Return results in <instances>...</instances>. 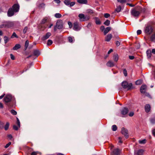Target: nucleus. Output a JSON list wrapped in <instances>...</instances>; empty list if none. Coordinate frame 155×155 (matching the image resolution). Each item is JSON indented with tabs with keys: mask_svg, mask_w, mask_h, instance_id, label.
<instances>
[{
	"mask_svg": "<svg viewBox=\"0 0 155 155\" xmlns=\"http://www.w3.org/2000/svg\"><path fill=\"white\" fill-rule=\"evenodd\" d=\"M19 9V6L18 4H15L12 8H9L8 11L7 15L9 17H11L14 15L15 12L18 11Z\"/></svg>",
	"mask_w": 155,
	"mask_h": 155,
	"instance_id": "obj_1",
	"label": "nucleus"
},
{
	"mask_svg": "<svg viewBox=\"0 0 155 155\" xmlns=\"http://www.w3.org/2000/svg\"><path fill=\"white\" fill-rule=\"evenodd\" d=\"M122 85L123 87L125 89H127L129 90L132 87V84L131 83L128 84L127 81H123L122 83Z\"/></svg>",
	"mask_w": 155,
	"mask_h": 155,
	"instance_id": "obj_2",
	"label": "nucleus"
},
{
	"mask_svg": "<svg viewBox=\"0 0 155 155\" xmlns=\"http://www.w3.org/2000/svg\"><path fill=\"white\" fill-rule=\"evenodd\" d=\"M153 31V29L150 25H148L144 29L145 33L148 35L150 34Z\"/></svg>",
	"mask_w": 155,
	"mask_h": 155,
	"instance_id": "obj_3",
	"label": "nucleus"
},
{
	"mask_svg": "<svg viewBox=\"0 0 155 155\" xmlns=\"http://www.w3.org/2000/svg\"><path fill=\"white\" fill-rule=\"evenodd\" d=\"M147 89V86L145 85H142L140 88V91L141 93H145L146 96L148 97H150V95L148 93H145L146 90Z\"/></svg>",
	"mask_w": 155,
	"mask_h": 155,
	"instance_id": "obj_4",
	"label": "nucleus"
},
{
	"mask_svg": "<svg viewBox=\"0 0 155 155\" xmlns=\"http://www.w3.org/2000/svg\"><path fill=\"white\" fill-rule=\"evenodd\" d=\"M56 26L58 29H61L63 27V23L61 20H58L56 23Z\"/></svg>",
	"mask_w": 155,
	"mask_h": 155,
	"instance_id": "obj_5",
	"label": "nucleus"
},
{
	"mask_svg": "<svg viewBox=\"0 0 155 155\" xmlns=\"http://www.w3.org/2000/svg\"><path fill=\"white\" fill-rule=\"evenodd\" d=\"M64 3L66 5L71 7L74 6L75 4L74 2H71L70 0H65L64 1Z\"/></svg>",
	"mask_w": 155,
	"mask_h": 155,
	"instance_id": "obj_6",
	"label": "nucleus"
},
{
	"mask_svg": "<svg viewBox=\"0 0 155 155\" xmlns=\"http://www.w3.org/2000/svg\"><path fill=\"white\" fill-rule=\"evenodd\" d=\"M121 133L122 134L124 135L126 138L128 137V132L127 130L124 127H122L121 130Z\"/></svg>",
	"mask_w": 155,
	"mask_h": 155,
	"instance_id": "obj_7",
	"label": "nucleus"
},
{
	"mask_svg": "<svg viewBox=\"0 0 155 155\" xmlns=\"http://www.w3.org/2000/svg\"><path fill=\"white\" fill-rule=\"evenodd\" d=\"M4 24L0 25V28L7 27H10L11 26L12 23L10 21H6L4 23Z\"/></svg>",
	"mask_w": 155,
	"mask_h": 155,
	"instance_id": "obj_8",
	"label": "nucleus"
},
{
	"mask_svg": "<svg viewBox=\"0 0 155 155\" xmlns=\"http://www.w3.org/2000/svg\"><path fill=\"white\" fill-rule=\"evenodd\" d=\"M73 29L76 31L80 30L81 29V27L79 25L78 22H75L74 24Z\"/></svg>",
	"mask_w": 155,
	"mask_h": 155,
	"instance_id": "obj_9",
	"label": "nucleus"
},
{
	"mask_svg": "<svg viewBox=\"0 0 155 155\" xmlns=\"http://www.w3.org/2000/svg\"><path fill=\"white\" fill-rule=\"evenodd\" d=\"M12 97L11 95L8 94L4 98V101L5 103L10 102L12 100Z\"/></svg>",
	"mask_w": 155,
	"mask_h": 155,
	"instance_id": "obj_10",
	"label": "nucleus"
},
{
	"mask_svg": "<svg viewBox=\"0 0 155 155\" xmlns=\"http://www.w3.org/2000/svg\"><path fill=\"white\" fill-rule=\"evenodd\" d=\"M51 35V34L50 32H47L46 34L44 35L41 38V40L42 41H45L48 39L49 37Z\"/></svg>",
	"mask_w": 155,
	"mask_h": 155,
	"instance_id": "obj_11",
	"label": "nucleus"
},
{
	"mask_svg": "<svg viewBox=\"0 0 155 155\" xmlns=\"http://www.w3.org/2000/svg\"><path fill=\"white\" fill-rule=\"evenodd\" d=\"M128 112V110L126 107L124 108L121 111V114L123 115L126 114Z\"/></svg>",
	"mask_w": 155,
	"mask_h": 155,
	"instance_id": "obj_12",
	"label": "nucleus"
},
{
	"mask_svg": "<svg viewBox=\"0 0 155 155\" xmlns=\"http://www.w3.org/2000/svg\"><path fill=\"white\" fill-rule=\"evenodd\" d=\"M112 153L114 155H119L120 153V150L118 148L115 149L113 150Z\"/></svg>",
	"mask_w": 155,
	"mask_h": 155,
	"instance_id": "obj_13",
	"label": "nucleus"
},
{
	"mask_svg": "<svg viewBox=\"0 0 155 155\" xmlns=\"http://www.w3.org/2000/svg\"><path fill=\"white\" fill-rule=\"evenodd\" d=\"M112 35L111 34H109L105 37V41L108 42L110 41L112 38Z\"/></svg>",
	"mask_w": 155,
	"mask_h": 155,
	"instance_id": "obj_14",
	"label": "nucleus"
},
{
	"mask_svg": "<svg viewBox=\"0 0 155 155\" xmlns=\"http://www.w3.org/2000/svg\"><path fill=\"white\" fill-rule=\"evenodd\" d=\"M151 109L150 106V104H147L145 105V111L148 113L149 112Z\"/></svg>",
	"mask_w": 155,
	"mask_h": 155,
	"instance_id": "obj_15",
	"label": "nucleus"
},
{
	"mask_svg": "<svg viewBox=\"0 0 155 155\" xmlns=\"http://www.w3.org/2000/svg\"><path fill=\"white\" fill-rule=\"evenodd\" d=\"M144 150L143 149H140L136 152V155H143Z\"/></svg>",
	"mask_w": 155,
	"mask_h": 155,
	"instance_id": "obj_16",
	"label": "nucleus"
},
{
	"mask_svg": "<svg viewBox=\"0 0 155 155\" xmlns=\"http://www.w3.org/2000/svg\"><path fill=\"white\" fill-rule=\"evenodd\" d=\"M106 65L108 67H112L114 66V64L113 62L109 61L107 63Z\"/></svg>",
	"mask_w": 155,
	"mask_h": 155,
	"instance_id": "obj_17",
	"label": "nucleus"
},
{
	"mask_svg": "<svg viewBox=\"0 0 155 155\" xmlns=\"http://www.w3.org/2000/svg\"><path fill=\"white\" fill-rule=\"evenodd\" d=\"M111 29V28L110 27H107L104 30V34L105 35L107 34L110 31Z\"/></svg>",
	"mask_w": 155,
	"mask_h": 155,
	"instance_id": "obj_18",
	"label": "nucleus"
},
{
	"mask_svg": "<svg viewBox=\"0 0 155 155\" xmlns=\"http://www.w3.org/2000/svg\"><path fill=\"white\" fill-rule=\"evenodd\" d=\"M77 1L78 3L81 4H87V0H77Z\"/></svg>",
	"mask_w": 155,
	"mask_h": 155,
	"instance_id": "obj_19",
	"label": "nucleus"
},
{
	"mask_svg": "<svg viewBox=\"0 0 155 155\" xmlns=\"http://www.w3.org/2000/svg\"><path fill=\"white\" fill-rule=\"evenodd\" d=\"M94 19L95 20V23L97 25H100L101 24V22L98 17H95Z\"/></svg>",
	"mask_w": 155,
	"mask_h": 155,
	"instance_id": "obj_20",
	"label": "nucleus"
},
{
	"mask_svg": "<svg viewBox=\"0 0 155 155\" xmlns=\"http://www.w3.org/2000/svg\"><path fill=\"white\" fill-rule=\"evenodd\" d=\"M21 48V45L19 44H17L15 45V46L13 48V49L14 50H17Z\"/></svg>",
	"mask_w": 155,
	"mask_h": 155,
	"instance_id": "obj_21",
	"label": "nucleus"
},
{
	"mask_svg": "<svg viewBox=\"0 0 155 155\" xmlns=\"http://www.w3.org/2000/svg\"><path fill=\"white\" fill-rule=\"evenodd\" d=\"M85 15L83 14H79L78 15V17L79 18V19L80 21H82V20H83Z\"/></svg>",
	"mask_w": 155,
	"mask_h": 155,
	"instance_id": "obj_22",
	"label": "nucleus"
},
{
	"mask_svg": "<svg viewBox=\"0 0 155 155\" xmlns=\"http://www.w3.org/2000/svg\"><path fill=\"white\" fill-rule=\"evenodd\" d=\"M151 51L150 50H147V51L146 53L148 58H150L151 55Z\"/></svg>",
	"mask_w": 155,
	"mask_h": 155,
	"instance_id": "obj_23",
	"label": "nucleus"
},
{
	"mask_svg": "<svg viewBox=\"0 0 155 155\" xmlns=\"http://www.w3.org/2000/svg\"><path fill=\"white\" fill-rule=\"evenodd\" d=\"M131 15L134 17H136V9L135 8L133 9L131 11Z\"/></svg>",
	"mask_w": 155,
	"mask_h": 155,
	"instance_id": "obj_24",
	"label": "nucleus"
},
{
	"mask_svg": "<svg viewBox=\"0 0 155 155\" xmlns=\"http://www.w3.org/2000/svg\"><path fill=\"white\" fill-rule=\"evenodd\" d=\"M34 54L35 55L38 56L40 55V53L38 50H35L34 51Z\"/></svg>",
	"mask_w": 155,
	"mask_h": 155,
	"instance_id": "obj_25",
	"label": "nucleus"
},
{
	"mask_svg": "<svg viewBox=\"0 0 155 155\" xmlns=\"http://www.w3.org/2000/svg\"><path fill=\"white\" fill-rule=\"evenodd\" d=\"M86 12L87 13L90 14H92L94 13L93 10L90 9H87L86 10Z\"/></svg>",
	"mask_w": 155,
	"mask_h": 155,
	"instance_id": "obj_26",
	"label": "nucleus"
},
{
	"mask_svg": "<svg viewBox=\"0 0 155 155\" xmlns=\"http://www.w3.org/2000/svg\"><path fill=\"white\" fill-rule=\"evenodd\" d=\"M114 61L117 62L118 60V56L117 54H115L114 56Z\"/></svg>",
	"mask_w": 155,
	"mask_h": 155,
	"instance_id": "obj_27",
	"label": "nucleus"
},
{
	"mask_svg": "<svg viewBox=\"0 0 155 155\" xmlns=\"http://www.w3.org/2000/svg\"><path fill=\"white\" fill-rule=\"evenodd\" d=\"M121 7L120 6H117L115 9V11L117 12H119L121 11Z\"/></svg>",
	"mask_w": 155,
	"mask_h": 155,
	"instance_id": "obj_28",
	"label": "nucleus"
},
{
	"mask_svg": "<svg viewBox=\"0 0 155 155\" xmlns=\"http://www.w3.org/2000/svg\"><path fill=\"white\" fill-rule=\"evenodd\" d=\"M90 17L88 15L84 16L83 20H82V21H85L88 20L90 19Z\"/></svg>",
	"mask_w": 155,
	"mask_h": 155,
	"instance_id": "obj_29",
	"label": "nucleus"
},
{
	"mask_svg": "<svg viewBox=\"0 0 155 155\" xmlns=\"http://www.w3.org/2000/svg\"><path fill=\"white\" fill-rule=\"evenodd\" d=\"M146 142V140L145 139H144L143 140H139V143L140 144H144Z\"/></svg>",
	"mask_w": 155,
	"mask_h": 155,
	"instance_id": "obj_30",
	"label": "nucleus"
},
{
	"mask_svg": "<svg viewBox=\"0 0 155 155\" xmlns=\"http://www.w3.org/2000/svg\"><path fill=\"white\" fill-rule=\"evenodd\" d=\"M29 41L28 40H27V41H26L25 43V50H26V49L28 48V46L29 45Z\"/></svg>",
	"mask_w": 155,
	"mask_h": 155,
	"instance_id": "obj_31",
	"label": "nucleus"
},
{
	"mask_svg": "<svg viewBox=\"0 0 155 155\" xmlns=\"http://www.w3.org/2000/svg\"><path fill=\"white\" fill-rule=\"evenodd\" d=\"M61 16L62 15L59 13H57L54 15V17L57 18H60Z\"/></svg>",
	"mask_w": 155,
	"mask_h": 155,
	"instance_id": "obj_32",
	"label": "nucleus"
},
{
	"mask_svg": "<svg viewBox=\"0 0 155 155\" xmlns=\"http://www.w3.org/2000/svg\"><path fill=\"white\" fill-rule=\"evenodd\" d=\"M9 126V123L8 122H7L4 127V128L5 130H7L8 129Z\"/></svg>",
	"mask_w": 155,
	"mask_h": 155,
	"instance_id": "obj_33",
	"label": "nucleus"
},
{
	"mask_svg": "<svg viewBox=\"0 0 155 155\" xmlns=\"http://www.w3.org/2000/svg\"><path fill=\"white\" fill-rule=\"evenodd\" d=\"M110 21L108 20H107L104 22V24L106 26H108L110 24Z\"/></svg>",
	"mask_w": 155,
	"mask_h": 155,
	"instance_id": "obj_34",
	"label": "nucleus"
},
{
	"mask_svg": "<svg viewBox=\"0 0 155 155\" xmlns=\"http://www.w3.org/2000/svg\"><path fill=\"white\" fill-rule=\"evenodd\" d=\"M117 129V127L116 125H114L112 126V129L113 131H116Z\"/></svg>",
	"mask_w": 155,
	"mask_h": 155,
	"instance_id": "obj_35",
	"label": "nucleus"
},
{
	"mask_svg": "<svg viewBox=\"0 0 155 155\" xmlns=\"http://www.w3.org/2000/svg\"><path fill=\"white\" fill-rule=\"evenodd\" d=\"M53 43L52 41L51 40H48V41L47 45L48 46H49L51 45Z\"/></svg>",
	"mask_w": 155,
	"mask_h": 155,
	"instance_id": "obj_36",
	"label": "nucleus"
},
{
	"mask_svg": "<svg viewBox=\"0 0 155 155\" xmlns=\"http://www.w3.org/2000/svg\"><path fill=\"white\" fill-rule=\"evenodd\" d=\"M5 43L6 44L9 41V39L8 37L7 36H5L4 38Z\"/></svg>",
	"mask_w": 155,
	"mask_h": 155,
	"instance_id": "obj_37",
	"label": "nucleus"
},
{
	"mask_svg": "<svg viewBox=\"0 0 155 155\" xmlns=\"http://www.w3.org/2000/svg\"><path fill=\"white\" fill-rule=\"evenodd\" d=\"M142 81L140 79L136 81V85H139L142 83Z\"/></svg>",
	"mask_w": 155,
	"mask_h": 155,
	"instance_id": "obj_38",
	"label": "nucleus"
},
{
	"mask_svg": "<svg viewBox=\"0 0 155 155\" xmlns=\"http://www.w3.org/2000/svg\"><path fill=\"white\" fill-rule=\"evenodd\" d=\"M150 39L152 41H155V34L152 35Z\"/></svg>",
	"mask_w": 155,
	"mask_h": 155,
	"instance_id": "obj_39",
	"label": "nucleus"
},
{
	"mask_svg": "<svg viewBox=\"0 0 155 155\" xmlns=\"http://www.w3.org/2000/svg\"><path fill=\"white\" fill-rule=\"evenodd\" d=\"M11 113L14 115H16L17 114V112L14 110L12 109L11 110Z\"/></svg>",
	"mask_w": 155,
	"mask_h": 155,
	"instance_id": "obj_40",
	"label": "nucleus"
},
{
	"mask_svg": "<svg viewBox=\"0 0 155 155\" xmlns=\"http://www.w3.org/2000/svg\"><path fill=\"white\" fill-rule=\"evenodd\" d=\"M14 37H15L16 38H18V36H17V35L15 33V32H13V33L12 35L11 36V38H13Z\"/></svg>",
	"mask_w": 155,
	"mask_h": 155,
	"instance_id": "obj_41",
	"label": "nucleus"
},
{
	"mask_svg": "<svg viewBox=\"0 0 155 155\" xmlns=\"http://www.w3.org/2000/svg\"><path fill=\"white\" fill-rule=\"evenodd\" d=\"M28 29V28L27 27H25L23 30V32L24 34H25Z\"/></svg>",
	"mask_w": 155,
	"mask_h": 155,
	"instance_id": "obj_42",
	"label": "nucleus"
},
{
	"mask_svg": "<svg viewBox=\"0 0 155 155\" xmlns=\"http://www.w3.org/2000/svg\"><path fill=\"white\" fill-rule=\"evenodd\" d=\"M17 120V124L18 125V127H20V121L18 117H16Z\"/></svg>",
	"mask_w": 155,
	"mask_h": 155,
	"instance_id": "obj_43",
	"label": "nucleus"
},
{
	"mask_svg": "<svg viewBox=\"0 0 155 155\" xmlns=\"http://www.w3.org/2000/svg\"><path fill=\"white\" fill-rule=\"evenodd\" d=\"M11 142H10L8 143L5 146V148H7L11 144Z\"/></svg>",
	"mask_w": 155,
	"mask_h": 155,
	"instance_id": "obj_44",
	"label": "nucleus"
},
{
	"mask_svg": "<svg viewBox=\"0 0 155 155\" xmlns=\"http://www.w3.org/2000/svg\"><path fill=\"white\" fill-rule=\"evenodd\" d=\"M123 73L125 76L126 77L127 76V73L126 70L124 69L123 70Z\"/></svg>",
	"mask_w": 155,
	"mask_h": 155,
	"instance_id": "obj_45",
	"label": "nucleus"
},
{
	"mask_svg": "<svg viewBox=\"0 0 155 155\" xmlns=\"http://www.w3.org/2000/svg\"><path fill=\"white\" fill-rule=\"evenodd\" d=\"M110 16V15L108 13H105L104 14V17L106 18H107Z\"/></svg>",
	"mask_w": 155,
	"mask_h": 155,
	"instance_id": "obj_46",
	"label": "nucleus"
},
{
	"mask_svg": "<svg viewBox=\"0 0 155 155\" xmlns=\"http://www.w3.org/2000/svg\"><path fill=\"white\" fill-rule=\"evenodd\" d=\"M117 1L121 3H123L126 2V0H117Z\"/></svg>",
	"mask_w": 155,
	"mask_h": 155,
	"instance_id": "obj_47",
	"label": "nucleus"
},
{
	"mask_svg": "<svg viewBox=\"0 0 155 155\" xmlns=\"http://www.w3.org/2000/svg\"><path fill=\"white\" fill-rule=\"evenodd\" d=\"M151 122L153 124L155 123V117L150 120Z\"/></svg>",
	"mask_w": 155,
	"mask_h": 155,
	"instance_id": "obj_48",
	"label": "nucleus"
},
{
	"mask_svg": "<svg viewBox=\"0 0 155 155\" xmlns=\"http://www.w3.org/2000/svg\"><path fill=\"white\" fill-rule=\"evenodd\" d=\"M47 19L46 18H44L41 21V24H44L45 23L46 21H47Z\"/></svg>",
	"mask_w": 155,
	"mask_h": 155,
	"instance_id": "obj_49",
	"label": "nucleus"
},
{
	"mask_svg": "<svg viewBox=\"0 0 155 155\" xmlns=\"http://www.w3.org/2000/svg\"><path fill=\"white\" fill-rule=\"evenodd\" d=\"M68 40L71 43L73 42L72 38L71 37H69L68 38Z\"/></svg>",
	"mask_w": 155,
	"mask_h": 155,
	"instance_id": "obj_50",
	"label": "nucleus"
},
{
	"mask_svg": "<svg viewBox=\"0 0 155 155\" xmlns=\"http://www.w3.org/2000/svg\"><path fill=\"white\" fill-rule=\"evenodd\" d=\"M68 24L69 25V28H71L72 27V23L71 22L68 21Z\"/></svg>",
	"mask_w": 155,
	"mask_h": 155,
	"instance_id": "obj_51",
	"label": "nucleus"
},
{
	"mask_svg": "<svg viewBox=\"0 0 155 155\" xmlns=\"http://www.w3.org/2000/svg\"><path fill=\"white\" fill-rule=\"evenodd\" d=\"M13 128L15 130H18V127H17L15 125H14L13 126Z\"/></svg>",
	"mask_w": 155,
	"mask_h": 155,
	"instance_id": "obj_52",
	"label": "nucleus"
},
{
	"mask_svg": "<svg viewBox=\"0 0 155 155\" xmlns=\"http://www.w3.org/2000/svg\"><path fill=\"white\" fill-rule=\"evenodd\" d=\"M38 152H33L31 153V155H37L38 153Z\"/></svg>",
	"mask_w": 155,
	"mask_h": 155,
	"instance_id": "obj_53",
	"label": "nucleus"
},
{
	"mask_svg": "<svg viewBox=\"0 0 155 155\" xmlns=\"http://www.w3.org/2000/svg\"><path fill=\"white\" fill-rule=\"evenodd\" d=\"M10 57L11 59L12 60H14L15 59V58L14 56L12 54H10Z\"/></svg>",
	"mask_w": 155,
	"mask_h": 155,
	"instance_id": "obj_54",
	"label": "nucleus"
},
{
	"mask_svg": "<svg viewBox=\"0 0 155 155\" xmlns=\"http://www.w3.org/2000/svg\"><path fill=\"white\" fill-rule=\"evenodd\" d=\"M45 6V4L42 3L40 5L39 7L40 8H44Z\"/></svg>",
	"mask_w": 155,
	"mask_h": 155,
	"instance_id": "obj_55",
	"label": "nucleus"
},
{
	"mask_svg": "<svg viewBox=\"0 0 155 155\" xmlns=\"http://www.w3.org/2000/svg\"><path fill=\"white\" fill-rule=\"evenodd\" d=\"M142 31L140 30H138L137 31V35H139L141 33Z\"/></svg>",
	"mask_w": 155,
	"mask_h": 155,
	"instance_id": "obj_56",
	"label": "nucleus"
},
{
	"mask_svg": "<svg viewBox=\"0 0 155 155\" xmlns=\"http://www.w3.org/2000/svg\"><path fill=\"white\" fill-rule=\"evenodd\" d=\"M134 115V113L133 112H130L129 114V115L130 117H132Z\"/></svg>",
	"mask_w": 155,
	"mask_h": 155,
	"instance_id": "obj_57",
	"label": "nucleus"
},
{
	"mask_svg": "<svg viewBox=\"0 0 155 155\" xmlns=\"http://www.w3.org/2000/svg\"><path fill=\"white\" fill-rule=\"evenodd\" d=\"M105 29V28L104 26H101L100 28V29L102 31H103Z\"/></svg>",
	"mask_w": 155,
	"mask_h": 155,
	"instance_id": "obj_58",
	"label": "nucleus"
},
{
	"mask_svg": "<svg viewBox=\"0 0 155 155\" xmlns=\"http://www.w3.org/2000/svg\"><path fill=\"white\" fill-rule=\"evenodd\" d=\"M129 58L130 60H133L134 58V57L133 56H129Z\"/></svg>",
	"mask_w": 155,
	"mask_h": 155,
	"instance_id": "obj_59",
	"label": "nucleus"
},
{
	"mask_svg": "<svg viewBox=\"0 0 155 155\" xmlns=\"http://www.w3.org/2000/svg\"><path fill=\"white\" fill-rule=\"evenodd\" d=\"M116 44L117 46H118L120 45V43L119 41H117L116 42Z\"/></svg>",
	"mask_w": 155,
	"mask_h": 155,
	"instance_id": "obj_60",
	"label": "nucleus"
},
{
	"mask_svg": "<svg viewBox=\"0 0 155 155\" xmlns=\"http://www.w3.org/2000/svg\"><path fill=\"white\" fill-rule=\"evenodd\" d=\"M8 137L10 139H11L12 138V136L11 134L8 135Z\"/></svg>",
	"mask_w": 155,
	"mask_h": 155,
	"instance_id": "obj_61",
	"label": "nucleus"
},
{
	"mask_svg": "<svg viewBox=\"0 0 155 155\" xmlns=\"http://www.w3.org/2000/svg\"><path fill=\"white\" fill-rule=\"evenodd\" d=\"M54 1L58 4H59L60 3V1L59 0H54Z\"/></svg>",
	"mask_w": 155,
	"mask_h": 155,
	"instance_id": "obj_62",
	"label": "nucleus"
},
{
	"mask_svg": "<svg viewBox=\"0 0 155 155\" xmlns=\"http://www.w3.org/2000/svg\"><path fill=\"white\" fill-rule=\"evenodd\" d=\"M152 53L154 54H155V49H153L152 50V51H151Z\"/></svg>",
	"mask_w": 155,
	"mask_h": 155,
	"instance_id": "obj_63",
	"label": "nucleus"
},
{
	"mask_svg": "<svg viewBox=\"0 0 155 155\" xmlns=\"http://www.w3.org/2000/svg\"><path fill=\"white\" fill-rule=\"evenodd\" d=\"M152 133L155 136V129L152 130Z\"/></svg>",
	"mask_w": 155,
	"mask_h": 155,
	"instance_id": "obj_64",
	"label": "nucleus"
}]
</instances>
